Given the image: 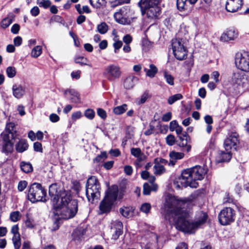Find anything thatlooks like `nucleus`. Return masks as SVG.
<instances>
[{"instance_id":"obj_38","label":"nucleus","mask_w":249,"mask_h":249,"mask_svg":"<svg viewBox=\"0 0 249 249\" xmlns=\"http://www.w3.org/2000/svg\"><path fill=\"white\" fill-rule=\"evenodd\" d=\"M13 20L11 18L7 17L3 18L0 22V26L3 29L7 28L12 23Z\"/></svg>"},{"instance_id":"obj_7","label":"nucleus","mask_w":249,"mask_h":249,"mask_svg":"<svg viewBox=\"0 0 249 249\" xmlns=\"http://www.w3.org/2000/svg\"><path fill=\"white\" fill-rule=\"evenodd\" d=\"M172 47L174 55L178 60H182L187 57V50L181 39H173Z\"/></svg>"},{"instance_id":"obj_37","label":"nucleus","mask_w":249,"mask_h":249,"mask_svg":"<svg viewBox=\"0 0 249 249\" xmlns=\"http://www.w3.org/2000/svg\"><path fill=\"white\" fill-rule=\"evenodd\" d=\"M120 213L125 217H129L132 215V212L128 207H124L120 209Z\"/></svg>"},{"instance_id":"obj_29","label":"nucleus","mask_w":249,"mask_h":249,"mask_svg":"<svg viewBox=\"0 0 249 249\" xmlns=\"http://www.w3.org/2000/svg\"><path fill=\"white\" fill-rule=\"evenodd\" d=\"M90 5L96 9H100L106 5V0H89Z\"/></svg>"},{"instance_id":"obj_19","label":"nucleus","mask_w":249,"mask_h":249,"mask_svg":"<svg viewBox=\"0 0 249 249\" xmlns=\"http://www.w3.org/2000/svg\"><path fill=\"white\" fill-rule=\"evenodd\" d=\"M138 81V77L134 75H129L124 81V87L126 89H132Z\"/></svg>"},{"instance_id":"obj_24","label":"nucleus","mask_w":249,"mask_h":249,"mask_svg":"<svg viewBox=\"0 0 249 249\" xmlns=\"http://www.w3.org/2000/svg\"><path fill=\"white\" fill-rule=\"evenodd\" d=\"M2 133H6L11 139H15L16 136L15 124L12 122L7 123L5 129Z\"/></svg>"},{"instance_id":"obj_45","label":"nucleus","mask_w":249,"mask_h":249,"mask_svg":"<svg viewBox=\"0 0 249 249\" xmlns=\"http://www.w3.org/2000/svg\"><path fill=\"white\" fill-rule=\"evenodd\" d=\"M166 142L168 145H173L176 142L175 136L172 134L168 135L166 138Z\"/></svg>"},{"instance_id":"obj_15","label":"nucleus","mask_w":249,"mask_h":249,"mask_svg":"<svg viewBox=\"0 0 249 249\" xmlns=\"http://www.w3.org/2000/svg\"><path fill=\"white\" fill-rule=\"evenodd\" d=\"M113 204V203L104 198L100 203L98 214L101 215L109 213L112 209Z\"/></svg>"},{"instance_id":"obj_60","label":"nucleus","mask_w":249,"mask_h":249,"mask_svg":"<svg viewBox=\"0 0 249 249\" xmlns=\"http://www.w3.org/2000/svg\"><path fill=\"white\" fill-rule=\"evenodd\" d=\"M177 121L176 120L172 121L170 122L169 125V129L171 131H174L175 129L178 126Z\"/></svg>"},{"instance_id":"obj_22","label":"nucleus","mask_w":249,"mask_h":249,"mask_svg":"<svg viewBox=\"0 0 249 249\" xmlns=\"http://www.w3.org/2000/svg\"><path fill=\"white\" fill-rule=\"evenodd\" d=\"M65 95L72 103H77L80 102L78 93L74 89H67L65 91Z\"/></svg>"},{"instance_id":"obj_25","label":"nucleus","mask_w":249,"mask_h":249,"mask_svg":"<svg viewBox=\"0 0 249 249\" xmlns=\"http://www.w3.org/2000/svg\"><path fill=\"white\" fill-rule=\"evenodd\" d=\"M28 147L27 142L25 139H20L15 145L16 150L19 153H22L26 151Z\"/></svg>"},{"instance_id":"obj_46","label":"nucleus","mask_w":249,"mask_h":249,"mask_svg":"<svg viewBox=\"0 0 249 249\" xmlns=\"http://www.w3.org/2000/svg\"><path fill=\"white\" fill-rule=\"evenodd\" d=\"M130 152L131 155L135 157H138L143 154L140 148H132L130 150Z\"/></svg>"},{"instance_id":"obj_4","label":"nucleus","mask_w":249,"mask_h":249,"mask_svg":"<svg viewBox=\"0 0 249 249\" xmlns=\"http://www.w3.org/2000/svg\"><path fill=\"white\" fill-rule=\"evenodd\" d=\"M161 0H140L138 3L142 15L149 21L155 20L160 15V8L159 4Z\"/></svg>"},{"instance_id":"obj_49","label":"nucleus","mask_w":249,"mask_h":249,"mask_svg":"<svg viewBox=\"0 0 249 249\" xmlns=\"http://www.w3.org/2000/svg\"><path fill=\"white\" fill-rule=\"evenodd\" d=\"M123 42L121 40H115L113 44V46L114 48L115 53H118V50L122 47Z\"/></svg>"},{"instance_id":"obj_52","label":"nucleus","mask_w":249,"mask_h":249,"mask_svg":"<svg viewBox=\"0 0 249 249\" xmlns=\"http://www.w3.org/2000/svg\"><path fill=\"white\" fill-rule=\"evenodd\" d=\"M148 93L147 91L144 92L141 96L139 101H138V104H140L144 103L147 100V99L148 98Z\"/></svg>"},{"instance_id":"obj_11","label":"nucleus","mask_w":249,"mask_h":249,"mask_svg":"<svg viewBox=\"0 0 249 249\" xmlns=\"http://www.w3.org/2000/svg\"><path fill=\"white\" fill-rule=\"evenodd\" d=\"M177 141V145L181 148L183 152L189 153L192 148L191 141L188 134L185 132L182 135L178 136Z\"/></svg>"},{"instance_id":"obj_26","label":"nucleus","mask_w":249,"mask_h":249,"mask_svg":"<svg viewBox=\"0 0 249 249\" xmlns=\"http://www.w3.org/2000/svg\"><path fill=\"white\" fill-rule=\"evenodd\" d=\"M158 158L155 159V165L154 166V173L156 175H160L165 172V169L163 165L158 162Z\"/></svg>"},{"instance_id":"obj_20","label":"nucleus","mask_w":249,"mask_h":249,"mask_svg":"<svg viewBox=\"0 0 249 249\" xmlns=\"http://www.w3.org/2000/svg\"><path fill=\"white\" fill-rule=\"evenodd\" d=\"M241 2L242 1L238 0L227 1L226 9L228 12H235L241 7Z\"/></svg>"},{"instance_id":"obj_39","label":"nucleus","mask_w":249,"mask_h":249,"mask_svg":"<svg viewBox=\"0 0 249 249\" xmlns=\"http://www.w3.org/2000/svg\"><path fill=\"white\" fill-rule=\"evenodd\" d=\"M36 3L39 7H42L45 9L50 7L51 5L50 0H37Z\"/></svg>"},{"instance_id":"obj_48","label":"nucleus","mask_w":249,"mask_h":249,"mask_svg":"<svg viewBox=\"0 0 249 249\" xmlns=\"http://www.w3.org/2000/svg\"><path fill=\"white\" fill-rule=\"evenodd\" d=\"M25 225L27 228L30 229L34 228L36 225L34 220L29 217H27L25 221Z\"/></svg>"},{"instance_id":"obj_47","label":"nucleus","mask_w":249,"mask_h":249,"mask_svg":"<svg viewBox=\"0 0 249 249\" xmlns=\"http://www.w3.org/2000/svg\"><path fill=\"white\" fill-rule=\"evenodd\" d=\"M84 115L88 119L92 120L94 117L95 112L93 110L91 109H88L85 111Z\"/></svg>"},{"instance_id":"obj_21","label":"nucleus","mask_w":249,"mask_h":249,"mask_svg":"<svg viewBox=\"0 0 249 249\" xmlns=\"http://www.w3.org/2000/svg\"><path fill=\"white\" fill-rule=\"evenodd\" d=\"M14 96L17 99L21 98L25 94V90L21 85L15 84L12 87Z\"/></svg>"},{"instance_id":"obj_41","label":"nucleus","mask_w":249,"mask_h":249,"mask_svg":"<svg viewBox=\"0 0 249 249\" xmlns=\"http://www.w3.org/2000/svg\"><path fill=\"white\" fill-rule=\"evenodd\" d=\"M164 77L166 80V82L171 86L174 85V77L166 71L164 72Z\"/></svg>"},{"instance_id":"obj_51","label":"nucleus","mask_w":249,"mask_h":249,"mask_svg":"<svg viewBox=\"0 0 249 249\" xmlns=\"http://www.w3.org/2000/svg\"><path fill=\"white\" fill-rule=\"evenodd\" d=\"M27 184L28 183L25 180L20 181L18 185V191L20 192L23 191L27 187Z\"/></svg>"},{"instance_id":"obj_55","label":"nucleus","mask_w":249,"mask_h":249,"mask_svg":"<svg viewBox=\"0 0 249 249\" xmlns=\"http://www.w3.org/2000/svg\"><path fill=\"white\" fill-rule=\"evenodd\" d=\"M123 41L125 44H130L132 41V37L130 35L127 34L123 37Z\"/></svg>"},{"instance_id":"obj_62","label":"nucleus","mask_w":249,"mask_h":249,"mask_svg":"<svg viewBox=\"0 0 249 249\" xmlns=\"http://www.w3.org/2000/svg\"><path fill=\"white\" fill-rule=\"evenodd\" d=\"M172 118V113L170 112H168L164 114L162 117V120L163 122H168Z\"/></svg>"},{"instance_id":"obj_54","label":"nucleus","mask_w":249,"mask_h":249,"mask_svg":"<svg viewBox=\"0 0 249 249\" xmlns=\"http://www.w3.org/2000/svg\"><path fill=\"white\" fill-rule=\"evenodd\" d=\"M19 228L18 225H15L12 226L11 232L13 234V236H20L19 233Z\"/></svg>"},{"instance_id":"obj_58","label":"nucleus","mask_w":249,"mask_h":249,"mask_svg":"<svg viewBox=\"0 0 249 249\" xmlns=\"http://www.w3.org/2000/svg\"><path fill=\"white\" fill-rule=\"evenodd\" d=\"M50 120L53 123H56L60 120L59 117L55 113H52L50 115Z\"/></svg>"},{"instance_id":"obj_36","label":"nucleus","mask_w":249,"mask_h":249,"mask_svg":"<svg viewBox=\"0 0 249 249\" xmlns=\"http://www.w3.org/2000/svg\"><path fill=\"white\" fill-rule=\"evenodd\" d=\"M12 242L15 249H19L21 246V238L20 236H13L12 237Z\"/></svg>"},{"instance_id":"obj_53","label":"nucleus","mask_w":249,"mask_h":249,"mask_svg":"<svg viewBox=\"0 0 249 249\" xmlns=\"http://www.w3.org/2000/svg\"><path fill=\"white\" fill-rule=\"evenodd\" d=\"M86 60V58H84V57H78L75 58V62L76 63L80 64L81 65H88L90 67H91L90 65L87 64L85 63V61Z\"/></svg>"},{"instance_id":"obj_14","label":"nucleus","mask_w":249,"mask_h":249,"mask_svg":"<svg viewBox=\"0 0 249 249\" xmlns=\"http://www.w3.org/2000/svg\"><path fill=\"white\" fill-rule=\"evenodd\" d=\"M231 82L234 84L245 88L248 84L247 76L240 71H235L232 74Z\"/></svg>"},{"instance_id":"obj_5","label":"nucleus","mask_w":249,"mask_h":249,"mask_svg":"<svg viewBox=\"0 0 249 249\" xmlns=\"http://www.w3.org/2000/svg\"><path fill=\"white\" fill-rule=\"evenodd\" d=\"M47 192L41 184L34 183L28 188V198L32 203L46 202Z\"/></svg>"},{"instance_id":"obj_42","label":"nucleus","mask_w":249,"mask_h":249,"mask_svg":"<svg viewBox=\"0 0 249 249\" xmlns=\"http://www.w3.org/2000/svg\"><path fill=\"white\" fill-rule=\"evenodd\" d=\"M98 31L101 34H104L108 31V26L105 22H102L97 26Z\"/></svg>"},{"instance_id":"obj_13","label":"nucleus","mask_w":249,"mask_h":249,"mask_svg":"<svg viewBox=\"0 0 249 249\" xmlns=\"http://www.w3.org/2000/svg\"><path fill=\"white\" fill-rule=\"evenodd\" d=\"M1 137L2 138V152L6 154L11 153L13 150L14 143L11 142L13 139H11L6 133H2Z\"/></svg>"},{"instance_id":"obj_12","label":"nucleus","mask_w":249,"mask_h":249,"mask_svg":"<svg viewBox=\"0 0 249 249\" xmlns=\"http://www.w3.org/2000/svg\"><path fill=\"white\" fill-rule=\"evenodd\" d=\"M238 135L236 132H232L225 140L224 145L226 151H236L239 142Z\"/></svg>"},{"instance_id":"obj_1","label":"nucleus","mask_w":249,"mask_h":249,"mask_svg":"<svg viewBox=\"0 0 249 249\" xmlns=\"http://www.w3.org/2000/svg\"><path fill=\"white\" fill-rule=\"evenodd\" d=\"M188 204L187 201L172 197L166 201L165 208L168 213L174 217V224L176 229L184 232L194 233L206 222L208 215L199 211L196 213L195 221H190V212L185 209Z\"/></svg>"},{"instance_id":"obj_17","label":"nucleus","mask_w":249,"mask_h":249,"mask_svg":"<svg viewBox=\"0 0 249 249\" xmlns=\"http://www.w3.org/2000/svg\"><path fill=\"white\" fill-rule=\"evenodd\" d=\"M237 31L234 29H230L221 36V40L223 41H228L234 40L237 37Z\"/></svg>"},{"instance_id":"obj_10","label":"nucleus","mask_w":249,"mask_h":249,"mask_svg":"<svg viewBox=\"0 0 249 249\" xmlns=\"http://www.w3.org/2000/svg\"><path fill=\"white\" fill-rule=\"evenodd\" d=\"M104 74L108 80L114 81L120 77L122 71L118 65L110 64L106 68Z\"/></svg>"},{"instance_id":"obj_3","label":"nucleus","mask_w":249,"mask_h":249,"mask_svg":"<svg viewBox=\"0 0 249 249\" xmlns=\"http://www.w3.org/2000/svg\"><path fill=\"white\" fill-rule=\"evenodd\" d=\"M206 172L203 167L199 165L187 169L182 172L181 177L174 182V184L178 189L188 186L196 188L198 186L196 180L202 179Z\"/></svg>"},{"instance_id":"obj_43","label":"nucleus","mask_w":249,"mask_h":249,"mask_svg":"<svg viewBox=\"0 0 249 249\" xmlns=\"http://www.w3.org/2000/svg\"><path fill=\"white\" fill-rule=\"evenodd\" d=\"M6 73L9 77H14L16 74V68L14 67H8L6 69Z\"/></svg>"},{"instance_id":"obj_35","label":"nucleus","mask_w":249,"mask_h":249,"mask_svg":"<svg viewBox=\"0 0 249 249\" xmlns=\"http://www.w3.org/2000/svg\"><path fill=\"white\" fill-rule=\"evenodd\" d=\"M21 217V214L18 211L13 212L10 213V219L14 222L19 220Z\"/></svg>"},{"instance_id":"obj_16","label":"nucleus","mask_w":249,"mask_h":249,"mask_svg":"<svg viewBox=\"0 0 249 249\" xmlns=\"http://www.w3.org/2000/svg\"><path fill=\"white\" fill-rule=\"evenodd\" d=\"M118 188L117 185L112 186L109 188L108 191L105 198L114 203L117 199L118 195Z\"/></svg>"},{"instance_id":"obj_27","label":"nucleus","mask_w":249,"mask_h":249,"mask_svg":"<svg viewBox=\"0 0 249 249\" xmlns=\"http://www.w3.org/2000/svg\"><path fill=\"white\" fill-rule=\"evenodd\" d=\"M144 71L146 72V76L152 78L157 73L158 69L154 64H151L149 65V69L144 68Z\"/></svg>"},{"instance_id":"obj_57","label":"nucleus","mask_w":249,"mask_h":249,"mask_svg":"<svg viewBox=\"0 0 249 249\" xmlns=\"http://www.w3.org/2000/svg\"><path fill=\"white\" fill-rule=\"evenodd\" d=\"M97 114L102 119H105L107 118V113L105 110L102 108H98L97 111Z\"/></svg>"},{"instance_id":"obj_64","label":"nucleus","mask_w":249,"mask_h":249,"mask_svg":"<svg viewBox=\"0 0 249 249\" xmlns=\"http://www.w3.org/2000/svg\"><path fill=\"white\" fill-rule=\"evenodd\" d=\"M124 171L127 175L130 176L133 172L132 167L130 165H126L124 167Z\"/></svg>"},{"instance_id":"obj_31","label":"nucleus","mask_w":249,"mask_h":249,"mask_svg":"<svg viewBox=\"0 0 249 249\" xmlns=\"http://www.w3.org/2000/svg\"><path fill=\"white\" fill-rule=\"evenodd\" d=\"M169 157L171 160H177L182 159L184 157V154L183 152L173 151L170 152Z\"/></svg>"},{"instance_id":"obj_32","label":"nucleus","mask_w":249,"mask_h":249,"mask_svg":"<svg viewBox=\"0 0 249 249\" xmlns=\"http://www.w3.org/2000/svg\"><path fill=\"white\" fill-rule=\"evenodd\" d=\"M20 166L21 170L25 173H29L33 171V167L30 162L22 161L20 162Z\"/></svg>"},{"instance_id":"obj_8","label":"nucleus","mask_w":249,"mask_h":249,"mask_svg":"<svg viewBox=\"0 0 249 249\" xmlns=\"http://www.w3.org/2000/svg\"><path fill=\"white\" fill-rule=\"evenodd\" d=\"M235 64L237 68L242 71L249 72V53H237L235 56Z\"/></svg>"},{"instance_id":"obj_56","label":"nucleus","mask_w":249,"mask_h":249,"mask_svg":"<svg viewBox=\"0 0 249 249\" xmlns=\"http://www.w3.org/2000/svg\"><path fill=\"white\" fill-rule=\"evenodd\" d=\"M30 13L33 17H36L39 15L40 10L37 6H34L31 9Z\"/></svg>"},{"instance_id":"obj_63","label":"nucleus","mask_w":249,"mask_h":249,"mask_svg":"<svg viewBox=\"0 0 249 249\" xmlns=\"http://www.w3.org/2000/svg\"><path fill=\"white\" fill-rule=\"evenodd\" d=\"M81 117L82 113L80 111L73 112L71 115V119L74 121L80 119Z\"/></svg>"},{"instance_id":"obj_28","label":"nucleus","mask_w":249,"mask_h":249,"mask_svg":"<svg viewBox=\"0 0 249 249\" xmlns=\"http://www.w3.org/2000/svg\"><path fill=\"white\" fill-rule=\"evenodd\" d=\"M187 0H177V6L180 11L187 10L189 8V5L188 4Z\"/></svg>"},{"instance_id":"obj_6","label":"nucleus","mask_w":249,"mask_h":249,"mask_svg":"<svg viewBox=\"0 0 249 249\" xmlns=\"http://www.w3.org/2000/svg\"><path fill=\"white\" fill-rule=\"evenodd\" d=\"M100 185L95 176H91L87 180L86 184V196L89 202H93L95 198L100 196Z\"/></svg>"},{"instance_id":"obj_61","label":"nucleus","mask_w":249,"mask_h":249,"mask_svg":"<svg viewBox=\"0 0 249 249\" xmlns=\"http://www.w3.org/2000/svg\"><path fill=\"white\" fill-rule=\"evenodd\" d=\"M20 26L18 24H14L11 27V31L14 34H17L19 30Z\"/></svg>"},{"instance_id":"obj_40","label":"nucleus","mask_w":249,"mask_h":249,"mask_svg":"<svg viewBox=\"0 0 249 249\" xmlns=\"http://www.w3.org/2000/svg\"><path fill=\"white\" fill-rule=\"evenodd\" d=\"M42 53V48L40 46L35 47L31 52V56L35 58L38 57Z\"/></svg>"},{"instance_id":"obj_34","label":"nucleus","mask_w":249,"mask_h":249,"mask_svg":"<svg viewBox=\"0 0 249 249\" xmlns=\"http://www.w3.org/2000/svg\"><path fill=\"white\" fill-rule=\"evenodd\" d=\"M182 98L183 96L180 93L175 94L169 97L168 99V103L169 105H172L175 102L181 99Z\"/></svg>"},{"instance_id":"obj_44","label":"nucleus","mask_w":249,"mask_h":249,"mask_svg":"<svg viewBox=\"0 0 249 249\" xmlns=\"http://www.w3.org/2000/svg\"><path fill=\"white\" fill-rule=\"evenodd\" d=\"M223 203L224 204L233 203L234 204V199L228 193H226L225 197L223 198Z\"/></svg>"},{"instance_id":"obj_33","label":"nucleus","mask_w":249,"mask_h":249,"mask_svg":"<svg viewBox=\"0 0 249 249\" xmlns=\"http://www.w3.org/2000/svg\"><path fill=\"white\" fill-rule=\"evenodd\" d=\"M127 105L125 104L122 106H117L114 108L113 112L116 115H121L123 114L127 109Z\"/></svg>"},{"instance_id":"obj_23","label":"nucleus","mask_w":249,"mask_h":249,"mask_svg":"<svg viewBox=\"0 0 249 249\" xmlns=\"http://www.w3.org/2000/svg\"><path fill=\"white\" fill-rule=\"evenodd\" d=\"M224 152L221 151L219 152L218 156L216 158V161L218 162L229 161L231 158V154L230 151Z\"/></svg>"},{"instance_id":"obj_30","label":"nucleus","mask_w":249,"mask_h":249,"mask_svg":"<svg viewBox=\"0 0 249 249\" xmlns=\"http://www.w3.org/2000/svg\"><path fill=\"white\" fill-rule=\"evenodd\" d=\"M152 188L147 183H145L143 186V194L144 195H149L152 190L156 191L158 186L156 184H152Z\"/></svg>"},{"instance_id":"obj_50","label":"nucleus","mask_w":249,"mask_h":249,"mask_svg":"<svg viewBox=\"0 0 249 249\" xmlns=\"http://www.w3.org/2000/svg\"><path fill=\"white\" fill-rule=\"evenodd\" d=\"M151 205L148 203H143L141 207V210L146 213H147L149 212L151 209Z\"/></svg>"},{"instance_id":"obj_2","label":"nucleus","mask_w":249,"mask_h":249,"mask_svg":"<svg viewBox=\"0 0 249 249\" xmlns=\"http://www.w3.org/2000/svg\"><path fill=\"white\" fill-rule=\"evenodd\" d=\"M49 194L53 207L60 218L69 219L75 216L78 211V202L72 199L69 193L59 188L56 184H52L49 187Z\"/></svg>"},{"instance_id":"obj_59","label":"nucleus","mask_w":249,"mask_h":249,"mask_svg":"<svg viewBox=\"0 0 249 249\" xmlns=\"http://www.w3.org/2000/svg\"><path fill=\"white\" fill-rule=\"evenodd\" d=\"M34 149L36 152H42V144L39 142H36L34 143Z\"/></svg>"},{"instance_id":"obj_9","label":"nucleus","mask_w":249,"mask_h":249,"mask_svg":"<svg viewBox=\"0 0 249 249\" xmlns=\"http://www.w3.org/2000/svg\"><path fill=\"white\" fill-rule=\"evenodd\" d=\"M235 211L230 207H226L222 210L218 214V219L222 225H227L234 221Z\"/></svg>"},{"instance_id":"obj_18","label":"nucleus","mask_w":249,"mask_h":249,"mask_svg":"<svg viewBox=\"0 0 249 249\" xmlns=\"http://www.w3.org/2000/svg\"><path fill=\"white\" fill-rule=\"evenodd\" d=\"M111 229L114 230V233L113 234L112 238L116 240L123 233V224L119 221H116L113 224Z\"/></svg>"}]
</instances>
